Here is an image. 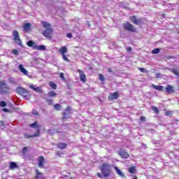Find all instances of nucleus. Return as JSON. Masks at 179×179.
Listing matches in <instances>:
<instances>
[{
	"label": "nucleus",
	"mask_w": 179,
	"mask_h": 179,
	"mask_svg": "<svg viewBox=\"0 0 179 179\" xmlns=\"http://www.w3.org/2000/svg\"><path fill=\"white\" fill-rule=\"evenodd\" d=\"M100 170L102 173V175L100 172H98L96 176L99 177V178H108V177L111 176V173L113 171L111 170V165L107 163L102 164L100 166Z\"/></svg>",
	"instance_id": "f257e3e1"
},
{
	"label": "nucleus",
	"mask_w": 179,
	"mask_h": 179,
	"mask_svg": "<svg viewBox=\"0 0 179 179\" xmlns=\"http://www.w3.org/2000/svg\"><path fill=\"white\" fill-rule=\"evenodd\" d=\"M41 24L43 27L45 29V30L42 32V35L46 38H52L54 29L51 28V24L45 21H42Z\"/></svg>",
	"instance_id": "f03ea898"
},
{
	"label": "nucleus",
	"mask_w": 179,
	"mask_h": 179,
	"mask_svg": "<svg viewBox=\"0 0 179 179\" xmlns=\"http://www.w3.org/2000/svg\"><path fill=\"white\" fill-rule=\"evenodd\" d=\"M122 27L126 31H130V33H136V28L131 22L127 21L122 24Z\"/></svg>",
	"instance_id": "7ed1b4c3"
},
{
	"label": "nucleus",
	"mask_w": 179,
	"mask_h": 179,
	"mask_svg": "<svg viewBox=\"0 0 179 179\" xmlns=\"http://www.w3.org/2000/svg\"><path fill=\"white\" fill-rule=\"evenodd\" d=\"M10 90V87L8 86L5 81L0 82V94H8Z\"/></svg>",
	"instance_id": "20e7f679"
},
{
	"label": "nucleus",
	"mask_w": 179,
	"mask_h": 179,
	"mask_svg": "<svg viewBox=\"0 0 179 179\" xmlns=\"http://www.w3.org/2000/svg\"><path fill=\"white\" fill-rule=\"evenodd\" d=\"M13 41L19 45L20 47H23V45L22 43V39H20V35L19 34V31L14 30L13 31Z\"/></svg>",
	"instance_id": "39448f33"
},
{
	"label": "nucleus",
	"mask_w": 179,
	"mask_h": 179,
	"mask_svg": "<svg viewBox=\"0 0 179 179\" xmlns=\"http://www.w3.org/2000/svg\"><path fill=\"white\" fill-rule=\"evenodd\" d=\"M16 92L18 94H20L21 96H23L26 100H29L30 99V95H26L27 93H29L28 90H26L24 88L22 87H18L16 88Z\"/></svg>",
	"instance_id": "423d86ee"
},
{
	"label": "nucleus",
	"mask_w": 179,
	"mask_h": 179,
	"mask_svg": "<svg viewBox=\"0 0 179 179\" xmlns=\"http://www.w3.org/2000/svg\"><path fill=\"white\" fill-rule=\"evenodd\" d=\"M129 20L134 24H142L143 23V18H138L136 17V15H131L129 17Z\"/></svg>",
	"instance_id": "0eeeda50"
},
{
	"label": "nucleus",
	"mask_w": 179,
	"mask_h": 179,
	"mask_svg": "<svg viewBox=\"0 0 179 179\" xmlns=\"http://www.w3.org/2000/svg\"><path fill=\"white\" fill-rule=\"evenodd\" d=\"M120 97V92L116 91L113 93H110L108 96V101H113V100H117Z\"/></svg>",
	"instance_id": "6e6552de"
},
{
	"label": "nucleus",
	"mask_w": 179,
	"mask_h": 179,
	"mask_svg": "<svg viewBox=\"0 0 179 179\" xmlns=\"http://www.w3.org/2000/svg\"><path fill=\"white\" fill-rule=\"evenodd\" d=\"M45 163H47V159H45L43 156H39L38 157V167L40 169H44Z\"/></svg>",
	"instance_id": "1a4fd4ad"
},
{
	"label": "nucleus",
	"mask_w": 179,
	"mask_h": 179,
	"mask_svg": "<svg viewBox=\"0 0 179 179\" xmlns=\"http://www.w3.org/2000/svg\"><path fill=\"white\" fill-rule=\"evenodd\" d=\"M117 154L121 157L122 159H128L129 157V154L127 150L120 148L119 151H117Z\"/></svg>",
	"instance_id": "9d476101"
},
{
	"label": "nucleus",
	"mask_w": 179,
	"mask_h": 179,
	"mask_svg": "<svg viewBox=\"0 0 179 179\" xmlns=\"http://www.w3.org/2000/svg\"><path fill=\"white\" fill-rule=\"evenodd\" d=\"M41 132V130H40V129H38L36 131V133L34 134V135L25 134H24V139H30V138H37V137L40 136Z\"/></svg>",
	"instance_id": "9b49d317"
},
{
	"label": "nucleus",
	"mask_w": 179,
	"mask_h": 179,
	"mask_svg": "<svg viewBox=\"0 0 179 179\" xmlns=\"http://www.w3.org/2000/svg\"><path fill=\"white\" fill-rule=\"evenodd\" d=\"M78 72L79 73V76H80V80L81 82H83V83H86L87 82V79H86V74H85V73L83 72V71L80 70V69H78Z\"/></svg>",
	"instance_id": "f8f14e48"
},
{
	"label": "nucleus",
	"mask_w": 179,
	"mask_h": 179,
	"mask_svg": "<svg viewBox=\"0 0 179 179\" xmlns=\"http://www.w3.org/2000/svg\"><path fill=\"white\" fill-rule=\"evenodd\" d=\"M165 90L168 94H171V93H176V90L174 89V86L168 85H166Z\"/></svg>",
	"instance_id": "ddd939ff"
},
{
	"label": "nucleus",
	"mask_w": 179,
	"mask_h": 179,
	"mask_svg": "<svg viewBox=\"0 0 179 179\" xmlns=\"http://www.w3.org/2000/svg\"><path fill=\"white\" fill-rule=\"evenodd\" d=\"M35 173H36V176H35L36 179H45V178L44 177V174L40 172L38 169H36Z\"/></svg>",
	"instance_id": "4468645a"
},
{
	"label": "nucleus",
	"mask_w": 179,
	"mask_h": 179,
	"mask_svg": "<svg viewBox=\"0 0 179 179\" xmlns=\"http://www.w3.org/2000/svg\"><path fill=\"white\" fill-rule=\"evenodd\" d=\"M71 110H72V108L71 106L66 107V108L65 109V112L62 113V120H66V115H69V114L71 113Z\"/></svg>",
	"instance_id": "2eb2a0df"
},
{
	"label": "nucleus",
	"mask_w": 179,
	"mask_h": 179,
	"mask_svg": "<svg viewBox=\"0 0 179 179\" xmlns=\"http://www.w3.org/2000/svg\"><path fill=\"white\" fill-rule=\"evenodd\" d=\"M31 24L30 23H25L23 26L24 31L25 33H30Z\"/></svg>",
	"instance_id": "dca6fc26"
},
{
	"label": "nucleus",
	"mask_w": 179,
	"mask_h": 179,
	"mask_svg": "<svg viewBox=\"0 0 179 179\" xmlns=\"http://www.w3.org/2000/svg\"><path fill=\"white\" fill-rule=\"evenodd\" d=\"M34 50H37L38 51H45V45H34Z\"/></svg>",
	"instance_id": "f3484780"
},
{
	"label": "nucleus",
	"mask_w": 179,
	"mask_h": 179,
	"mask_svg": "<svg viewBox=\"0 0 179 179\" xmlns=\"http://www.w3.org/2000/svg\"><path fill=\"white\" fill-rule=\"evenodd\" d=\"M18 69L20 71V72H22V73H23V75L29 74V72L27 71V70H26V69L23 67V64H20L18 66Z\"/></svg>",
	"instance_id": "a211bd4d"
},
{
	"label": "nucleus",
	"mask_w": 179,
	"mask_h": 179,
	"mask_svg": "<svg viewBox=\"0 0 179 179\" xmlns=\"http://www.w3.org/2000/svg\"><path fill=\"white\" fill-rule=\"evenodd\" d=\"M57 148L61 150H63V149H66V148H68V144H66V143H57Z\"/></svg>",
	"instance_id": "6ab92c4d"
},
{
	"label": "nucleus",
	"mask_w": 179,
	"mask_h": 179,
	"mask_svg": "<svg viewBox=\"0 0 179 179\" xmlns=\"http://www.w3.org/2000/svg\"><path fill=\"white\" fill-rule=\"evenodd\" d=\"M29 89H32V90L36 91L37 93H43V90L40 87H35L34 85H29Z\"/></svg>",
	"instance_id": "aec40b11"
},
{
	"label": "nucleus",
	"mask_w": 179,
	"mask_h": 179,
	"mask_svg": "<svg viewBox=\"0 0 179 179\" xmlns=\"http://www.w3.org/2000/svg\"><path fill=\"white\" fill-rule=\"evenodd\" d=\"M152 87L155 90H159V92H163L164 87L162 85H155V84H152Z\"/></svg>",
	"instance_id": "412c9836"
},
{
	"label": "nucleus",
	"mask_w": 179,
	"mask_h": 179,
	"mask_svg": "<svg viewBox=\"0 0 179 179\" xmlns=\"http://www.w3.org/2000/svg\"><path fill=\"white\" fill-rule=\"evenodd\" d=\"M60 54L64 55L66 52H68V48L66 46H63L59 49Z\"/></svg>",
	"instance_id": "4be33fe9"
},
{
	"label": "nucleus",
	"mask_w": 179,
	"mask_h": 179,
	"mask_svg": "<svg viewBox=\"0 0 179 179\" xmlns=\"http://www.w3.org/2000/svg\"><path fill=\"white\" fill-rule=\"evenodd\" d=\"M17 164H16V162H11L10 163V165H9V169L10 170H13V169H17Z\"/></svg>",
	"instance_id": "5701e85b"
},
{
	"label": "nucleus",
	"mask_w": 179,
	"mask_h": 179,
	"mask_svg": "<svg viewBox=\"0 0 179 179\" xmlns=\"http://www.w3.org/2000/svg\"><path fill=\"white\" fill-rule=\"evenodd\" d=\"M49 86L53 90H57V84H55L54 82L50 81L49 83Z\"/></svg>",
	"instance_id": "b1692460"
},
{
	"label": "nucleus",
	"mask_w": 179,
	"mask_h": 179,
	"mask_svg": "<svg viewBox=\"0 0 179 179\" xmlns=\"http://www.w3.org/2000/svg\"><path fill=\"white\" fill-rule=\"evenodd\" d=\"M115 170L116 171L117 174L120 176V177H124V173L120 170L117 166L115 167Z\"/></svg>",
	"instance_id": "393cba45"
},
{
	"label": "nucleus",
	"mask_w": 179,
	"mask_h": 179,
	"mask_svg": "<svg viewBox=\"0 0 179 179\" xmlns=\"http://www.w3.org/2000/svg\"><path fill=\"white\" fill-rule=\"evenodd\" d=\"M54 108L57 110V111H61V109L62 108V106H61V104L59 103H55L54 105Z\"/></svg>",
	"instance_id": "a878e982"
},
{
	"label": "nucleus",
	"mask_w": 179,
	"mask_h": 179,
	"mask_svg": "<svg viewBox=\"0 0 179 179\" xmlns=\"http://www.w3.org/2000/svg\"><path fill=\"white\" fill-rule=\"evenodd\" d=\"M49 97H57V92L55 91H50L48 93Z\"/></svg>",
	"instance_id": "bb28decb"
},
{
	"label": "nucleus",
	"mask_w": 179,
	"mask_h": 179,
	"mask_svg": "<svg viewBox=\"0 0 179 179\" xmlns=\"http://www.w3.org/2000/svg\"><path fill=\"white\" fill-rule=\"evenodd\" d=\"M30 128H40L41 125H38L37 122H34V123L29 124Z\"/></svg>",
	"instance_id": "cd10ccee"
},
{
	"label": "nucleus",
	"mask_w": 179,
	"mask_h": 179,
	"mask_svg": "<svg viewBox=\"0 0 179 179\" xmlns=\"http://www.w3.org/2000/svg\"><path fill=\"white\" fill-rule=\"evenodd\" d=\"M171 72H172V73H173V75H176V76H178V78H179V71H177V69H171Z\"/></svg>",
	"instance_id": "c85d7f7f"
},
{
	"label": "nucleus",
	"mask_w": 179,
	"mask_h": 179,
	"mask_svg": "<svg viewBox=\"0 0 179 179\" xmlns=\"http://www.w3.org/2000/svg\"><path fill=\"white\" fill-rule=\"evenodd\" d=\"M136 171V169H135L134 166H131L129 169V172L131 173V174H135V172Z\"/></svg>",
	"instance_id": "c756f323"
},
{
	"label": "nucleus",
	"mask_w": 179,
	"mask_h": 179,
	"mask_svg": "<svg viewBox=\"0 0 179 179\" xmlns=\"http://www.w3.org/2000/svg\"><path fill=\"white\" fill-rule=\"evenodd\" d=\"M151 110H152L154 112H155L156 114H159V113H160V111L159 110L157 107H156L155 106H151Z\"/></svg>",
	"instance_id": "7c9ffc66"
},
{
	"label": "nucleus",
	"mask_w": 179,
	"mask_h": 179,
	"mask_svg": "<svg viewBox=\"0 0 179 179\" xmlns=\"http://www.w3.org/2000/svg\"><path fill=\"white\" fill-rule=\"evenodd\" d=\"M27 45L28 47H34V42H33L32 41H29L27 43Z\"/></svg>",
	"instance_id": "2f4dec72"
},
{
	"label": "nucleus",
	"mask_w": 179,
	"mask_h": 179,
	"mask_svg": "<svg viewBox=\"0 0 179 179\" xmlns=\"http://www.w3.org/2000/svg\"><path fill=\"white\" fill-rule=\"evenodd\" d=\"M159 52H160V49L159 48H155L152 51V54H159Z\"/></svg>",
	"instance_id": "473e14b6"
},
{
	"label": "nucleus",
	"mask_w": 179,
	"mask_h": 179,
	"mask_svg": "<svg viewBox=\"0 0 179 179\" xmlns=\"http://www.w3.org/2000/svg\"><path fill=\"white\" fill-rule=\"evenodd\" d=\"M46 103L48 106H52L54 101L52 99H46Z\"/></svg>",
	"instance_id": "72a5a7b5"
},
{
	"label": "nucleus",
	"mask_w": 179,
	"mask_h": 179,
	"mask_svg": "<svg viewBox=\"0 0 179 179\" xmlns=\"http://www.w3.org/2000/svg\"><path fill=\"white\" fill-rule=\"evenodd\" d=\"M62 57L64 61H66V62H69V59L68 58V57H66V55H62Z\"/></svg>",
	"instance_id": "f704fd0d"
},
{
	"label": "nucleus",
	"mask_w": 179,
	"mask_h": 179,
	"mask_svg": "<svg viewBox=\"0 0 179 179\" xmlns=\"http://www.w3.org/2000/svg\"><path fill=\"white\" fill-rule=\"evenodd\" d=\"M99 80H101V82H104V76H103V74H99Z\"/></svg>",
	"instance_id": "c9c22d12"
},
{
	"label": "nucleus",
	"mask_w": 179,
	"mask_h": 179,
	"mask_svg": "<svg viewBox=\"0 0 179 179\" xmlns=\"http://www.w3.org/2000/svg\"><path fill=\"white\" fill-rule=\"evenodd\" d=\"M165 115H166V117H169L170 115H173V110H168L165 113Z\"/></svg>",
	"instance_id": "e433bc0d"
},
{
	"label": "nucleus",
	"mask_w": 179,
	"mask_h": 179,
	"mask_svg": "<svg viewBox=\"0 0 179 179\" xmlns=\"http://www.w3.org/2000/svg\"><path fill=\"white\" fill-rule=\"evenodd\" d=\"M27 147H24L23 148H22V155H26V153H27Z\"/></svg>",
	"instance_id": "4c0bfd02"
},
{
	"label": "nucleus",
	"mask_w": 179,
	"mask_h": 179,
	"mask_svg": "<svg viewBox=\"0 0 179 179\" xmlns=\"http://www.w3.org/2000/svg\"><path fill=\"white\" fill-rule=\"evenodd\" d=\"M174 58H176V57H174L173 56H166V57H165V61H169L170 59H174Z\"/></svg>",
	"instance_id": "58836bf2"
},
{
	"label": "nucleus",
	"mask_w": 179,
	"mask_h": 179,
	"mask_svg": "<svg viewBox=\"0 0 179 179\" xmlns=\"http://www.w3.org/2000/svg\"><path fill=\"white\" fill-rule=\"evenodd\" d=\"M12 52L14 55H19V50H16V49H13L12 50Z\"/></svg>",
	"instance_id": "ea45409f"
},
{
	"label": "nucleus",
	"mask_w": 179,
	"mask_h": 179,
	"mask_svg": "<svg viewBox=\"0 0 179 179\" xmlns=\"http://www.w3.org/2000/svg\"><path fill=\"white\" fill-rule=\"evenodd\" d=\"M7 104H8V103H6V102H5L4 101H1L0 102V106H1V107H6Z\"/></svg>",
	"instance_id": "a19ab883"
},
{
	"label": "nucleus",
	"mask_w": 179,
	"mask_h": 179,
	"mask_svg": "<svg viewBox=\"0 0 179 179\" xmlns=\"http://www.w3.org/2000/svg\"><path fill=\"white\" fill-rule=\"evenodd\" d=\"M59 78H61V79H62V80H65V76H64V73H59Z\"/></svg>",
	"instance_id": "79ce46f5"
},
{
	"label": "nucleus",
	"mask_w": 179,
	"mask_h": 179,
	"mask_svg": "<svg viewBox=\"0 0 179 179\" xmlns=\"http://www.w3.org/2000/svg\"><path fill=\"white\" fill-rule=\"evenodd\" d=\"M32 114L33 115H38V112H37V110H36L35 109H33Z\"/></svg>",
	"instance_id": "37998d69"
},
{
	"label": "nucleus",
	"mask_w": 179,
	"mask_h": 179,
	"mask_svg": "<svg viewBox=\"0 0 179 179\" xmlns=\"http://www.w3.org/2000/svg\"><path fill=\"white\" fill-rule=\"evenodd\" d=\"M138 71H140V72H148L145 68H142V67H140L138 68Z\"/></svg>",
	"instance_id": "c03bdc74"
},
{
	"label": "nucleus",
	"mask_w": 179,
	"mask_h": 179,
	"mask_svg": "<svg viewBox=\"0 0 179 179\" xmlns=\"http://www.w3.org/2000/svg\"><path fill=\"white\" fill-rule=\"evenodd\" d=\"M140 120L141 121L145 122L146 121V117L145 116H141Z\"/></svg>",
	"instance_id": "a18cd8bd"
},
{
	"label": "nucleus",
	"mask_w": 179,
	"mask_h": 179,
	"mask_svg": "<svg viewBox=\"0 0 179 179\" xmlns=\"http://www.w3.org/2000/svg\"><path fill=\"white\" fill-rule=\"evenodd\" d=\"M66 37H68V38H72V33L67 34Z\"/></svg>",
	"instance_id": "49530a36"
},
{
	"label": "nucleus",
	"mask_w": 179,
	"mask_h": 179,
	"mask_svg": "<svg viewBox=\"0 0 179 179\" xmlns=\"http://www.w3.org/2000/svg\"><path fill=\"white\" fill-rule=\"evenodd\" d=\"M56 155H57V156H59V157H61V155H62V153H61L59 151H57L56 152Z\"/></svg>",
	"instance_id": "de8ad7c7"
},
{
	"label": "nucleus",
	"mask_w": 179,
	"mask_h": 179,
	"mask_svg": "<svg viewBox=\"0 0 179 179\" xmlns=\"http://www.w3.org/2000/svg\"><path fill=\"white\" fill-rule=\"evenodd\" d=\"M127 51H128V52L132 51V48H131V47L127 48Z\"/></svg>",
	"instance_id": "09e8293b"
},
{
	"label": "nucleus",
	"mask_w": 179,
	"mask_h": 179,
	"mask_svg": "<svg viewBox=\"0 0 179 179\" xmlns=\"http://www.w3.org/2000/svg\"><path fill=\"white\" fill-rule=\"evenodd\" d=\"M2 110H3V111H4L5 113H9V109H8V108H3Z\"/></svg>",
	"instance_id": "8fccbe9b"
},
{
	"label": "nucleus",
	"mask_w": 179,
	"mask_h": 179,
	"mask_svg": "<svg viewBox=\"0 0 179 179\" xmlns=\"http://www.w3.org/2000/svg\"><path fill=\"white\" fill-rule=\"evenodd\" d=\"M87 24L88 27H90V26H91L90 21H87Z\"/></svg>",
	"instance_id": "3c124183"
},
{
	"label": "nucleus",
	"mask_w": 179,
	"mask_h": 179,
	"mask_svg": "<svg viewBox=\"0 0 179 179\" xmlns=\"http://www.w3.org/2000/svg\"><path fill=\"white\" fill-rule=\"evenodd\" d=\"M108 72H113V70H112L111 69H108Z\"/></svg>",
	"instance_id": "603ef678"
},
{
	"label": "nucleus",
	"mask_w": 179,
	"mask_h": 179,
	"mask_svg": "<svg viewBox=\"0 0 179 179\" xmlns=\"http://www.w3.org/2000/svg\"><path fill=\"white\" fill-rule=\"evenodd\" d=\"M157 76H160V73H157Z\"/></svg>",
	"instance_id": "864d4df0"
},
{
	"label": "nucleus",
	"mask_w": 179,
	"mask_h": 179,
	"mask_svg": "<svg viewBox=\"0 0 179 179\" xmlns=\"http://www.w3.org/2000/svg\"><path fill=\"white\" fill-rule=\"evenodd\" d=\"M164 16H166V14H163L162 15V17H164Z\"/></svg>",
	"instance_id": "5fc2aeb1"
},
{
	"label": "nucleus",
	"mask_w": 179,
	"mask_h": 179,
	"mask_svg": "<svg viewBox=\"0 0 179 179\" xmlns=\"http://www.w3.org/2000/svg\"><path fill=\"white\" fill-rule=\"evenodd\" d=\"M134 179H138V178L135 177Z\"/></svg>",
	"instance_id": "6e6d98bb"
},
{
	"label": "nucleus",
	"mask_w": 179,
	"mask_h": 179,
	"mask_svg": "<svg viewBox=\"0 0 179 179\" xmlns=\"http://www.w3.org/2000/svg\"><path fill=\"white\" fill-rule=\"evenodd\" d=\"M178 34H179V31H178Z\"/></svg>",
	"instance_id": "4d7b16f0"
}]
</instances>
